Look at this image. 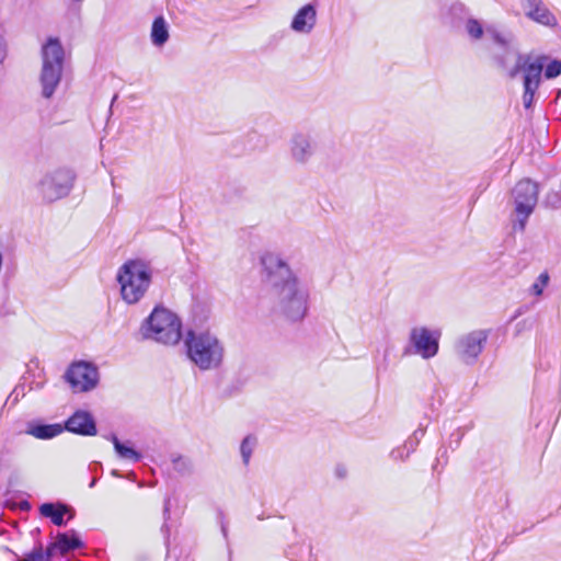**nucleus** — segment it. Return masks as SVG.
I'll return each mask as SVG.
<instances>
[{"mask_svg": "<svg viewBox=\"0 0 561 561\" xmlns=\"http://www.w3.org/2000/svg\"><path fill=\"white\" fill-rule=\"evenodd\" d=\"M263 282L267 288L274 312L289 321H299L307 313L308 293L289 265L276 254L262 257Z\"/></svg>", "mask_w": 561, "mask_h": 561, "instance_id": "1", "label": "nucleus"}, {"mask_svg": "<svg viewBox=\"0 0 561 561\" xmlns=\"http://www.w3.org/2000/svg\"><path fill=\"white\" fill-rule=\"evenodd\" d=\"M486 35L501 47L505 49L504 54L494 56L497 67L510 78L515 79L523 73L524 93L522 96L523 105L526 110L534 103L535 94L541 82V73L545 68L547 57L542 55L522 54L514 49V36L511 33L503 34L495 26L485 28Z\"/></svg>", "mask_w": 561, "mask_h": 561, "instance_id": "2", "label": "nucleus"}, {"mask_svg": "<svg viewBox=\"0 0 561 561\" xmlns=\"http://www.w3.org/2000/svg\"><path fill=\"white\" fill-rule=\"evenodd\" d=\"M187 357L201 369L211 370L220 367L225 348L215 334L190 331L185 339Z\"/></svg>", "mask_w": 561, "mask_h": 561, "instance_id": "3", "label": "nucleus"}, {"mask_svg": "<svg viewBox=\"0 0 561 561\" xmlns=\"http://www.w3.org/2000/svg\"><path fill=\"white\" fill-rule=\"evenodd\" d=\"M152 272L142 260H129L118 270L117 282L125 302L134 305L140 301L151 284Z\"/></svg>", "mask_w": 561, "mask_h": 561, "instance_id": "4", "label": "nucleus"}, {"mask_svg": "<svg viewBox=\"0 0 561 561\" xmlns=\"http://www.w3.org/2000/svg\"><path fill=\"white\" fill-rule=\"evenodd\" d=\"M180 318L164 307H156L141 324L144 339L153 340L165 345H174L182 337Z\"/></svg>", "mask_w": 561, "mask_h": 561, "instance_id": "5", "label": "nucleus"}, {"mask_svg": "<svg viewBox=\"0 0 561 561\" xmlns=\"http://www.w3.org/2000/svg\"><path fill=\"white\" fill-rule=\"evenodd\" d=\"M65 51L57 38H49L42 48V94L49 99L58 87L64 69Z\"/></svg>", "mask_w": 561, "mask_h": 561, "instance_id": "6", "label": "nucleus"}, {"mask_svg": "<svg viewBox=\"0 0 561 561\" xmlns=\"http://www.w3.org/2000/svg\"><path fill=\"white\" fill-rule=\"evenodd\" d=\"M538 195L537 183L529 179H524L514 186L512 190L513 214L516 217L513 222L514 230L524 231L526 222L538 203Z\"/></svg>", "mask_w": 561, "mask_h": 561, "instance_id": "7", "label": "nucleus"}, {"mask_svg": "<svg viewBox=\"0 0 561 561\" xmlns=\"http://www.w3.org/2000/svg\"><path fill=\"white\" fill-rule=\"evenodd\" d=\"M440 335L439 330H431L424 325L413 327L409 332L403 355H416L423 359L435 357L438 354Z\"/></svg>", "mask_w": 561, "mask_h": 561, "instance_id": "8", "label": "nucleus"}, {"mask_svg": "<svg viewBox=\"0 0 561 561\" xmlns=\"http://www.w3.org/2000/svg\"><path fill=\"white\" fill-rule=\"evenodd\" d=\"M73 179L72 172L67 169H58L45 174L38 183L42 197L47 202L65 197L71 190Z\"/></svg>", "mask_w": 561, "mask_h": 561, "instance_id": "9", "label": "nucleus"}, {"mask_svg": "<svg viewBox=\"0 0 561 561\" xmlns=\"http://www.w3.org/2000/svg\"><path fill=\"white\" fill-rule=\"evenodd\" d=\"M489 332L486 330H474L462 334L455 343L457 357L467 365L474 364L482 353Z\"/></svg>", "mask_w": 561, "mask_h": 561, "instance_id": "10", "label": "nucleus"}, {"mask_svg": "<svg viewBox=\"0 0 561 561\" xmlns=\"http://www.w3.org/2000/svg\"><path fill=\"white\" fill-rule=\"evenodd\" d=\"M73 392H87L95 388L99 373L95 366L85 362L72 364L65 374Z\"/></svg>", "mask_w": 561, "mask_h": 561, "instance_id": "11", "label": "nucleus"}, {"mask_svg": "<svg viewBox=\"0 0 561 561\" xmlns=\"http://www.w3.org/2000/svg\"><path fill=\"white\" fill-rule=\"evenodd\" d=\"M318 145L313 136L306 131H297L291 135L288 142V154L293 163L307 165L316 156Z\"/></svg>", "mask_w": 561, "mask_h": 561, "instance_id": "12", "label": "nucleus"}, {"mask_svg": "<svg viewBox=\"0 0 561 561\" xmlns=\"http://www.w3.org/2000/svg\"><path fill=\"white\" fill-rule=\"evenodd\" d=\"M62 426L64 431L81 436H94L98 433L93 416L82 410L75 412Z\"/></svg>", "mask_w": 561, "mask_h": 561, "instance_id": "13", "label": "nucleus"}, {"mask_svg": "<svg viewBox=\"0 0 561 561\" xmlns=\"http://www.w3.org/2000/svg\"><path fill=\"white\" fill-rule=\"evenodd\" d=\"M317 24V9L308 3L301 7L294 15L290 28L299 34H310Z\"/></svg>", "mask_w": 561, "mask_h": 561, "instance_id": "14", "label": "nucleus"}, {"mask_svg": "<svg viewBox=\"0 0 561 561\" xmlns=\"http://www.w3.org/2000/svg\"><path fill=\"white\" fill-rule=\"evenodd\" d=\"M526 16L545 26H557V18L541 0H522Z\"/></svg>", "mask_w": 561, "mask_h": 561, "instance_id": "15", "label": "nucleus"}, {"mask_svg": "<svg viewBox=\"0 0 561 561\" xmlns=\"http://www.w3.org/2000/svg\"><path fill=\"white\" fill-rule=\"evenodd\" d=\"M64 432L61 424H30L26 434L37 439H51Z\"/></svg>", "mask_w": 561, "mask_h": 561, "instance_id": "16", "label": "nucleus"}, {"mask_svg": "<svg viewBox=\"0 0 561 561\" xmlns=\"http://www.w3.org/2000/svg\"><path fill=\"white\" fill-rule=\"evenodd\" d=\"M71 508L65 504H59L56 506L53 503H44L39 507V512L44 517H48L51 519L53 524L56 526H64V515L70 512Z\"/></svg>", "mask_w": 561, "mask_h": 561, "instance_id": "17", "label": "nucleus"}, {"mask_svg": "<svg viewBox=\"0 0 561 561\" xmlns=\"http://www.w3.org/2000/svg\"><path fill=\"white\" fill-rule=\"evenodd\" d=\"M55 546H57V551H59L61 556H65L69 551L81 548L83 543L77 534L72 531L71 536L67 533H59L56 537Z\"/></svg>", "mask_w": 561, "mask_h": 561, "instance_id": "18", "label": "nucleus"}, {"mask_svg": "<svg viewBox=\"0 0 561 561\" xmlns=\"http://www.w3.org/2000/svg\"><path fill=\"white\" fill-rule=\"evenodd\" d=\"M151 42L154 46L161 47L169 39V27L163 16L153 20L150 33Z\"/></svg>", "mask_w": 561, "mask_h": 561, "instance_id": "19", "label": "nucleus"}, {"mask_svg": "<svg viewBox=\"0 0 561 561\" xmlns=\"http://www.w3.org/2000/svg\"><path fill=\"white\" fill-rule=\"evenodd\" d=\"M110 439L112 440L114 449L119 458L130 460L133 462H137L141 459V455L137 450L119 442L116 435H111Z\"/></svg>", "mask_w": 561, "mask_h": 561, "instance_id": "20", "label": "nucleus"}, {"mask_svg": "<svg viewBox=\"0 0 561 561\" xmlns=\"http://www.w3.org/2000/svg\"><path fill=\"white\" fill-rule=\"evenodd\" d=\"M465 30H466L468 36L473 41L481 39L484 34V28H483L482 23L474 18H470L467 20V22L465 24Z\"/></svg>", "mask_w": 561, "mask_h": 561, "instance_id": "21", "label": "nucleus"}, {"mask_svg": "<svg viewBox=\"0 0 561 561\" xmlns=\"http://www.w3.org/2000/svg\"><path fill=\"white\" fill-rule=\"evenodd\" d=\"M256 438L254 436L248 435L243 438L241 446H240V453L242 456V461L244 465H248L250 462L252 453L256 446Z\"/></svg>", "mask_w": 561, "mask_h": 561, "instance_id": "22", "label": "nucleus"}, {"mask_svg": "<svg viewBox=\"0 0 561 561\" xmlns=\"http://www.w3.org/2000/svg\"><path fill=\"white\" fill-rule=\"evenodd\" d=\"M549 275L547 272L541 273L537 280L531 286V293L536 296H541L545 287L548 285Z\"/></svg>", "mask_w": 561, "mask_h": 561, "instance_id": "23", "label": "nucleus"}, {"mask_svg": "<svg viewBox=\"0 0 561 561\" xmlns=\"http://www.w3.org/2000/svg\"><path fill=\"white\" fill-rule=\"evenodd\" d=\"M561 73V61L559 60H552L550 64L547 65L545 69V76L548 79H553L558 77Z\"/></svg>", "mask_w": 561, "mask_h": 561, "instance_id": "24", "label": "nucleus"}, {"mask_svg": "<svg viewBox=\"0 0 561 561\" xmlns=\"http://www.w3.org/2000/svg\"><path fill=\"white\" fill-rule=\"evenodd\" d=\"M173 468L180 473H185L191 470V462L188 459L179 456L173 459Z\"/></svg>", "mask_w": 561, "mask_h": 561, "instance_id": "25", "label": "nucleus"}, {"mask_svg": "<svg viewBox=\"0 0 561 561\" xmlns=\"http://www.w3.org/2000/svg\"><path fill=\"white\" fill-rule=\"evenodd\" d=\"M56 550H57V546H55V541H54L44 551V560L50 561V559L54 557Z\"/></svg>", "mask_w": 561, "mask_h": 561, "instance_id": "26", "label": "nucleus"}, {"mask_svg": "<svg viewBox=\"0 0 561 561\" xmlns=\"http://www.w3.org/2000/svg\"><path fill=\"white\" fill-rule=\"evenodd\" d=\"M417 444H415V439L410 437L405 444H404V447L403 448H407L408 449V453H407V456L413 451L415 448H416Z\"/></svg>", "mask_w": 561, "mask_h": 561, "instance_id": "27", "label": "nucleus"}, {"mask_svg": "<svg viewBox=\"0 0 561 561\" xmlns=\"http://www.w3.org/2000/svg\"><path fill=\"white\" fill-rule=\"evenodd\" d=\"M417 444H415V439L410 437L405 444H404V447L403 448H407L408 449V453H407V456L413 451L415 448H416Z\"/></svg>", "mask_w": 561, "mask_h": 561, "instance_id": "28", "label": "nucleus"}, {"mask_svg": "<svg viewBox=\"0 0 561 561\" xmlns=\"http://www.w3.org/2000/svg\"><path fill=\"white\" fill-rule=\"evenodd\" d=\"M424 434L425 431L423 428H417L414 431L411 437L415 439V444H419L420 439L424 436Z\"/></svg>", "mask_w": 561, "mask_h": 561, "instance_id": "29", "label": "nucleus"}, {"mask_svg": "<svg viewBox=\"0 0 561 561\" xmlns=\"http://www.w3.org/2000/svg\"><path fill=\"white\" fill-rule=\"evenodd\" d=\"M391 457H392L393 459H403V453H402V449H401V448H399V449H397V450H392V451H391Z\"/></svg>", "mask_w": 561, "mask_h": 561, "instance_id": "30", "label": "nucleus"}, {"mask_svg": "<svg viewBox=\"0 0 561 561\" xmlns=\"http://www.w3.org/2000/svg\"><path fill=\"white\" fill-rule=\"evenodd\" d=\"M336 474L340 477V478H343L346 476V469L342 466H339L336 467Z\"/></svg>", "mask_w": 561, "mask_h": 561, "instance_id": "31", "label": "nucleus"}, {"mask_svg": "<svg viewBox=\"0 0 561 561\" xmlns=\"http://www.w3.org/2000/svg\"><path fill=\"white\" fill-rule=\"evenodd\" d=\"M165 514H169V501H167L164 505V515Z\"/></svg>", "mask_w": 561, "mask_h": 561, "instance_id": "32", "label": "nucleus"}, {"mask_svg": "<svg viewBox=\"0 0 561 561\" xmlns=\"http://www.w3.org/2000/svg\"><path fill=\"white\" fill-rule=\"evenodd\" d=\"M95 483H96V479H93V480L91 481V483H90V485H89V486H90V488H93V486L95 485Z\"/></svg>", "mask_w": 561, "mask_h": 561, "instance_id": "33", "label": "nucleus"}]
</instances>
